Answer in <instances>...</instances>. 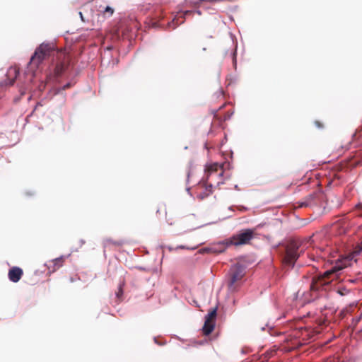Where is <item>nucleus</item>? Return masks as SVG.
Wrapping results in <instances>:
<instances>
[{
	"instance_id": "obj_18",
	"label": "nucleus",
	"mask_w": 362,
	"mask_h": 362,
	"mask_svg": "<svg viewBox=\"0 0 362 362\" xmlns=\"http://www.w3.org/2000/svg\"><path fill=\"white\" fill-rule=\"evenodd\" d=\"M353 136H354V138L362 136V129L361 130L357 129Z\"/></svg>"
},
{
	"instance_id": "obj_19",
	"label": "nucleus",
	"mask_w": 362,
	"mask_h": 362,
	"mask_svg": "<svg viewBox=\"0 0 362 362\" xmlns=\"http://www.w3.org/2000/svg\"><path fill=\"white\" fill-rule=\"evenodd\" d=\"M315 125L319 129H322L324 127V124L318 120L315 121Z\"/></svg>"
},
{
	"instance_id": "obj_3",
	"label": "nucleus",
	"mask_w": 362,
	"mask_h": 362,
	"mask_svg": "<svg viewBox=\"0 0 362 362\" xmlns=\"http://www.w3.org/2000/svg\"><path fill=\"white\" fill-rule=\"evenodd\" d=\"M300 245V242L297 240H290L284 245L282 262L285 266L289 267L294 266L302 252V251H299Z\"/></svg>"
},
{
	"instance_id": "obj_5",
	"label": "nucleus",
	"mask_w": 362,
	"mask_h": 362,
	"mask_svg": "<svg viewBox=\"0 0 362 362\" xmlns=\"http://www.w3.org/2000/svg\"><path fill=\"white\" fill-rule=\"evenodd\" d=\"M230 167V164L227 161L222 163L211 162L206 164L205 173L207 176H209L213 173H218L220 177H222Z\"/></svg>"
},
{
	"instance_id": "obj_21",
	"label": "nucleus",
	"mask_w": 362,
	"mask_h": 362,
	"mask_svg": "<svg viewBox=\"0 0 362 362\" xmlns=\"http://www.w3.org/2000/svg\"><path fill=\"white\" fill-rule=\"evenodd\" d=\"M274 353H276V351H272L270 353H267V354L268 355H269V356H272V355H273V354H274Z\"/></svg>"
},
{
	"instance_id": "obj_15",
	"label": "nucleus",
	"mask_w": 362,
	"mask_h": 362,
	"mask_svg": "<svg viewBox=\"0 0 362 362\" xmlns=\"http://www.w3.org/2000/svg\"><path fill=\"white\" fill-rule=\"evenodd\" d=\"M104 15L108 13L109 16H112L114 13V9L110 6H106L105 11H103Z\"/></svg>"
},
{
	"instance_id": "obj_20",
	"label": "nucleus",
	"mask_w": 362,
	"mask_h": 362,
	"mask_svg": "<svg viewBox=\"0 0 362 362\" xmlns=\"http://www.w3.org/2000/svg\"><path fill=\"white\" fill-rule=\"evenodd\" d=\"M71 86V84L69 83H66V85H64V86L63 87V89L65 90L68 88H69Z\"/></svg>"
},
{
	"instance_id": "obj_23",
	"label": "nucleus",
	"mask_w": 362,
	"mask_h": 362,
	"mask_svg": "<svg viewBox=\"0 0 362 362\" xmlns=\"http://www.w3.org/2000/svg\"><path fill=\"white\" fill-rule=\"evenodd\" d=\"M356 206L358 207V208H362V205L361 204H358Z\"/></svg>"
},
{
	"instance_id": "obj_7",
	"label": "nucleus",
	"mask_w": 362,
	"mask_h": 362,
	"mask_svg": "<svg viewBox=\"0 0 362 362\" xmlns=\"http://www.w3.org/2000/svg\"><path fill=\"white\" fill-rule=\"evenodd\" d=\"M217 315V308L211 309L207 315L205 317L204 325L202 328V332L204 335L210 334L214 329L216 317Z\"/></svg>"
},
{
	"instance_id": "obj_4",
	"label": "nucleus",
	"mask_w": 362,
	"mask_h": 362,
	"mask_svg": "<svg viewBox=\"0 0 362 362\" xmlns=\"http://www.w3.org/2000/svg\"><path fill=\"white\" fill-rule=\"evenodd\" d=\"M256 236L254 229L247 228L240 230L226 240V245L240 246L250 244Z\"/></svg>"
},
{
	"instance_id": "obj_16",
	"label": "nucleus",
	"mask_w": 362,
	"mask_h": 362,
	"mask_svg": "<svg viewBox=\"0 0 362 362\" xmlns=\"http://www.w3.org/2000/svg\"><path fill=\"white\" fill-rule=\"evenodd\" d=\"M361 320H362V313L359 315L358 317H357L353 320V323L355 325H356Z\"/></svg>"
},
{
	"instance_id": "obj_8",
	"label": "nucleus",
	"mask_w": 362,
	"mask_h": 362,
	"mask_svg": "<svg viewBox=\"0 0 362 362\" xmlns=\"http://www.w3.org/2000/svg\"><path fill=\"white\" fill-rule=\"evenodd\" d=\"M197 197L202 200L209 196L213 192V185L209 184L206 180H202L199 182L196 188Z\"/></svg>"
},
{
	"instance_id": "obj_26",
	"label": "nucleus",
	"mask_w": 362,
	"mask_h": 362,
	"mask_svg": "<svg viewBox=\"0 0 362 362\" xmlns=\"http://www.w3.org/2000/svg\"><path fill=\"white\" fill-rule=\"evenodd\" d=\"M360 216H362V214Z\"/></svg>"
},
{
	"instance_id": "obj_17",
	"label": "nucleus",
	"mask_w": 362,
	"mask_h": 362,
	"mask_svg": "<svg viewBox=\"0 0 362 362\" xmlns=\"http://www.w3.org/2000/svg\"><path fill=\"white\" fill-rule=\"evenodd\" d=\"M337 292L339 295L344 296L349 293V291L346 288H343V289H339Z\"/></svg>"
},
{
	"instance_id": "obj_9",
	"label": "nucleus",
	"mask_w": 362,
	"mask_h": 362,
	"mask_svg": "<svg viewBox=\"0 0 362 362\" xmlns=\"http://www.w3.org/2000/svg\"><path fill=\"white\" fill-rule=\"evenodd\" d=\"M124 244L123 240H114L111 238H105L103 240V246L105 249H117Z\"/></svg>"
},
{
	"instance_id": "obj_2",
	"label": "nucleus",
	"mask_w": 362,
	"mask_h": 362,
	"mask_svg": "<svg viewBox=\"0 0 362 362\" xmlns=\"http://www.w3.org/2000/svg\"><path fill=\"white\" fill-rule=\"evenodd\" d=\"M54 49L55 47L53 43H42L36 48L28 63V69L32 72V77L34 76L35 71L42 62L51 56Z\"/></svg>"
},
{
	"instance_id": "obj_12",
	"label": "nucleus",
	"mask_w": 362,
	"mask_h": 362,
	"mask_svg": "<svg viewBox=\"0 0 362 362\" xmlns=\"http://www.w3.org/2000/svg\"><path fill=\"white\" fill-rule=\"evenodd\" d=\"M19 74V68L17 66H11L6 73L7 80L9 81V85H13L16 78Z\"/></svg>"
},
{
	"instance_id": "obj_11",
	"label": "nucleus",
	"mask_w": 362,
	"mask_h": 362,
	"mask_svg": "<svg viewBox=\"0 0 362 362\" xmlns=\"http://www.w3.org/2000/svg\"><path fill=\"white\" fill-rule=\"evenodd\" d=\"M64 262V257L55 258L49 262L47 264V269L49 273H53L63 266Z\"/></svg>"
},
{
	"instance_id": "obj_14",
	"label": "nucleus",
	"mask_w": 362,
	"mask_h": 362,
	"mask_svg": "<svg viewBox=\"0 0 362 362\" xmlns=\"http://www.w3.org/2000/svg\"><path fill=\"white\" fill-rule=\"evenodd\" d=\"M123 285L124 284H121L116 292V298H117L118 302H121L123 300Z\"/></svg>"
},
{
	"instance_id": "obj_24",
	"label": "nucleus",
	"mask_w": 362,
	"mask_h": 362,
	"mask_svg": "<svg viewBox=\"0 0 362 362\" xmlns=\"http://www.w3.org/2000/svg\"><path fill=\"white\" fill-rule=\"evenodd\" d=\"M191 13V11H187L185 13L188 14V13Z\"/></svg>"
},
{
	"instance_id": "obj_25",
	"label": "nucleus",
	"mask_w": 362,
	"mask_h": 362,
	"mask_svg": "<svg viewBox=\"0 0 362 362\" xmlns=\"http://www.w3.org/2000/svg\"><path fill=\"white\" fill-rule=\"evenodd\" d=\"M337 226H338V224H337V223H336V224L334 225V227H337Z\"/></svg>"
},
{
	"instance_id": "obj_6",
	"label": "nucleus",
	"mask_w": 362,
	"mask_h": 362,
	"mask_svg": "<svg viewBox=\"0 0 362 362\" xmlns=\"http://www.w3.org/2000/svg\"><path fill=\"white\" fill-rule=\"evenodd\" d=\"M245 271L244 268L237 264L231 267L230 270V281L228 282V287L230 290H234L235 286V284L244 276Z\"/></svg>"
},
{
	"instance_id": "obj_22",
	"label": "nucleus",
	"mask_w": 362,
	"mask_h": 362,
	"mask_svg": "<svg viewBox=\"0 0 362 362\" xmlns=\"http://www.w3.org/2000/svg\"><path fill=\"white\" fill-rule=\"evenodd\" d=\"M79 14H80V17H81V20H82V21H84V20H83V14H82V13H81V12H80V13H79Z\"/></svg>"
},
{
	"instance_id": "obj_13",
	"label": "nucleus",
	"mask_w": 362,
	"mask_h": 362,
	"mask_svg": "<svg viewBox=\"0 0 362 362\" xmlns=\"http://www.w3.org/2000/svg\"><path fill=\"white\" fill-rule=\"evenodd\" d=\"M68 62L66 61L61 62L57 63L54 69L55 76H60L67 69Z\"/></svg>"
},
{
	"instance_id": "obj_1",
	"label": "nucleus",
	"mask_w": 362,
	"mask_h": 362,
	"mask_svg": "<svg viewBox=\"0 0 362 362\" xmlns=\"http://www.w3.org/2000/svg\"><path fill=\"white\" fill-rule=\"evenodd\" d=\"M352 259L349 257H345L337 261L335 265L330 269L325 272L322 274L316 275L313 277L310 290L318 291L320 290H326V287L334 279H337L338 272L347 267H351Z\"/></svg>"
},
{
	"instance_id": "obj_10",
	"label": "nucleus",
	"mask_w": 362,
	"mask_h": 362,
	"mask_svg": "<svg viewBox=\"0 0 362 362\" xmlns=\"http://www.w3.org/2000/svg\"><path fill=\"white\" fill-rule=\"evenodd\" d=\"M23 274V269L18 267L11 268L8 273V279L13 283H17L20 281Z\"/></svg>"
}]
</instances>
